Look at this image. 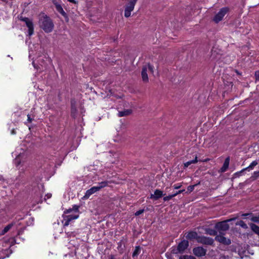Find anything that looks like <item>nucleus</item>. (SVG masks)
I'll return each instance as SVG.
<instances>
[{"label": "nucleus", "instance_id": "nucleus-31", "mask_svg": "<svg viewBox=\"0 0 259 259\" xmlns=\"http://www.w3.org/2000/svg\"><path fill=\"white\" fill-rule=\"evenodd\" d=\"M20 20L24 22H25V24L28 22V21L30 20V19L27 17H21L20 18Z\"/></svg>", "mask_w": 259, "mask_h": 259}, {"label": "nucleus", "instance_id": "nucleus-37", "mask_svg": "<svg viewBox=\"0 0 259 259\" xmlns=\"http://www.w3.org/2000/svg\"><path fill=\"white\" fill-rule=\"evenodd\" d=\"M73 211V209L72 208H69L64 211V213L66 214L70 213Z\"/></svg>", "mask_w": 259, "mask_h": 259}, {"label": "nucleus", "instance_id": "nucleus-21", "mask_svg": "<svg viewBox=\"0 0 259 259\" xmlns=\"http://www.w3.org/2000/svg\"><path fill=\"white\" fill-rule=\"evenodd\" d=\"M249 226L251 230L259 237V227L253 223H250Z\"/></svg>", "mask_w": 259, "mask_h": 259}, {"label": "nucleus", "instance_id": "nucleus-7", "mask_svg": "<svg viewBox=\"0 0 259 259\" xmlns=\"http://www.w3.org/2000/svg\"><path fill=\"white\" fill-rule=\"evenodd\" d=\"M197 242L203 244L211 245L213 244L214 241L211 238L201 236L198 238Z\"/></svg>", "mask_w": 259, "mask_h": 259}, {"label": "nucleus", "instance_id": "nucleus-35", "mask_svg": "<svg viewBox=\"0 0 259 259\" xmlns=\"http://www.w3.org/2000/svg\"><path fill=\"white\" fill-rule=\"evenodd\" d=\"M182 187V185L180 184H175L173 187L175 189H178Z\"/></svg>", "mask_w": 259, "mask_h": 259}, {"label": "nucleus", "instance_id": "nucleus-40", "mask_svg": "<svg viewBox=\"0 0 259 259\" xmlns=\"http://www.w3.org/2000/svg\"><path fill=\"white\" fill-rule=\"evenodd\" d=\"M27 121L29 122H31L32 120V118H31L30 115L29 114H28L27 115Z\"/></svg>", "mask_w": 259, "mask_h": 259}, {"label": "nucleus", "instance_id": "nucleus-25", "mask_svg": "<svg viewBox=\"0 0 259 259\" xmlns=\"http://www.w3.org/2000/svg\"><path fill=\"white\" fill-rule=\"evenodd\" d=\"M237 226H240L242 228L246 229L248 228L247 225L243 221H240L236 223V224Z\"/></svg>", "mask_w": 259, "mask_h": 259}, {"label": "nucleus", "instance_id": "nucleus-24", "mask_svg": "<svg viewBox=\"0 0 259 259\" xmlns=\"http://www.w3.org/2000/svg\"><path fill=\"white\" fill-rule=\"evenodd\" d=\"M141 251V248L140 246H136L133 253V254H132V256L133 257H135V256H137L140 252Z\"/></svg>", "mask_w": 259, "mask_h": 259}, {"label": "nucleus", "instance_id": "nucleus-5", "mask_svg": "<svg viewBox=\"0 0 259 259\" xmlns=\"http://www.w3.org/2000/svg\"><path fill=\"white\" fill-rule=\"evenodd\" d=\"M234 220H235V219H229L219 222L215 225V228L219 231H227L229 229V225L228 224V222Z\"/></svg>", "mask_w": 259, "mask_h": 259}, {"label": "nucleus", "instance_id": "nucleus-3", "mask_svg": "<svg viewBox=\"0 0 259 259\" xmlns=\"http://www.w3.org/2000/svg\"><path fill=\"white\" fill-rule=\"evenodd\" d=\"M138 0H130L124 6V17L128 18L131 16V12L134 10Z\"/></svg>", "mask_w": 259, "mask_h": 259}, {"label": "nucleus", "instance_id": "nucleus-4", "mask_svg": "<svg viewBox=\"0 0 259 259\" xmlns=\"http://www.w3.org/2000/svg\"><path fill=\"white\" fill-rule=\"evenodd\" d=\"M189 246V242L187 240H183L180 242L176 248L171 250L173 254L182 253Z\"/></svg>", "mask_w": 259, "mask_h": 259}, {"label": "nucleus", "instance_id": "nucleus-32", "mask_svg": "<svg viewBox=\"0 0 259 259\" xmlns=\"http://www.w3.org/2000/svg\"><path fill=\"white\" fill-rule=\"evenodd\" d=\"M251 220L253 222L259 223V217H252Z\"/></svg>", "mask_w": 259, "mask_h": 259}, {"label": "nucleus", "instance_id": "nucleus-36", "mask_svg": "<svg viewBox=\"0 0 259 259\" xmlns=\"http://www.w3.org/2000/svg\"><path fill=\"white\" fill-rule=\"evenodd\" d=\"M185 191V189L179 190V191L176 192L175 194H174V195H175V197L177 195H178V194L183 193Z\"/></svg>", "mask_w": 259, "mask_h": 259}, {"label": "nucleus", "instance_id": "nucleus-46", "mask_svg": "<svg viewBox=\"0 0 259 259\" xmlns=\"http://www.w3.org/2000/svg\"><path fill=\"white\" fill-rule=\"evenodd\" d=\"M4 2H6L7 0H2Z\"/></svg>", "mask_w": 259, "mask_h": 259}, {"label": "nucleus", "instance_id": "nucleus-44", "mask_svg": "<svg viewBox=\"0 0 259 259\" xmlns=\"http://www.w3.org/2000/svg\"><path fill=\"white\" fill-rule=\"evenodd\" d=\"M4 179L2 176H0V180H3Z\"/></svg>", "mask_w": 259, "mask_h": 259}, {"label": "nucleus", "instance_id": "nucleus-16", "mask_svg": "<svg viewBox=\"0 0 259 259\" xmlns=\"http://www.w3.org/2000/svg\"><path fill=\"white\" fill-rule=\"evenodd\" d=\"M199 237V236H198L197 233L195 232H190L186 236L187 238L188 239L192 240L195 239L197 241Z\"/></svg>", "mask_w": 259, "mask_h": 259}, {"label": "nucleus", "instance_id": "nucleus-8", "mask_svg": "<svg viewBox=\"0 0 259 259\" xmlns=\"http://www.w3.org/2000/svg\"><path fill=\"white\" fill-rule=\"evenodd\" d=\"M79 217V214H70L63 216L64 220L65 221L64 225L67 226L70 222L74 220L77 219Z\"/></svg>", "mask_w": 259, "mask_h": 259}, {"label": "nucleus", "instance_id": "nucleus-45", "mask_svg": "<svg viewBox=\"0 0 259 259\" xmlns=\"http://www.w3.org/2000/svg\"><path fill=\"white\" fill-rule=\"evenodd\" d=\"M68 1H69V2H73V1H74V0H68Z\"/></svg>", "mask_w": 259, "mask_h": 259}, {"label": "nucleus", "instance_id": "nucleus-39", "mask_svg": "<svg viewBox=\"0 0 259 259\" xmlns=\"http://www.w3.org/2000/svg\"><path fill=\"white\" fill-rule=\"evenodd\" d=\"M256 79L259 80V70L256 71L255 73Z\"/></svg>", "mask_w": 259, "mask_h": 259}, {"label": "nucleus", "instance_id": "nucleus-15", "mask_svg": "<svg viewBox=\"0 0 259 259\" xmlns=\"http://www.w3.org/2000/svg\"><path fill=\"white\" fill-rule=\"evenodd\" d=\"M258 162L256 160L253 161L250 163V164L248 167L242 169L241 171H240L239 172L236 173V174H241L246 170H250L251 169H252L253 167L255 166H256Z\"/></svg>", "mask_w": 259, "mask_h": 259}, {"label": "nucleus", "instance_id": "nucleus-20", "mask_svg": "<svg viewBox=\"0 0 259 259\" xmlns=\"http://www.w3.org/2000/svg\"><path fill=\"white\" fill-rule=\"evenodd\" d=\"M198 161V160L197 156L195 155V157L193 160L188 161L184 163V168H186L188 167L190 164L196 163Z\"/></svg>", "mask_w": 259, "mask_h": 259}, {"label": "nucleus", "instance_id": "nucleus-33", "mask_svg": "<svg viewBox=\"0 0 259 259\" xmlns=\"http://www.w3.org/2000/svg\"><path fill=\"white\" fill-rule=\"evenodd\" d=\"M144 212V209H140L138 211H136L135 213V215L138 216L140 214H142Z\"/></svg>", "mask_w": 259, "mask_h": 259}, {"label": "nucleus", "instance_id": "nucleus-28", "mask_svg": "<svg viewBox=\"0 0 259 259\" xmlns=\"http://www.w3.org/2000/svg\"><path fill=\"white\" fill-rule=\"evenodd\" d=\"M174 197H175V195H174V194H173L169 195L168 196L164 197L163 199L164 201H168L169 200L171 199Z\"/></svg>", "mask_w": 259, "mask_h": 259}, {"label": "nucleus", "instance_id": "nucleus-1", "mask_svg": "<svg viewBox=\"0 0 259 259\" xmlns=\"http://www.w3.org/2000/svg\"><path fill=\"white\" fill-rule=\"evenodd\" d=\"M38 24L39 27L46 33L52 32L54 29V25L52 20L46 15L40 16Z\"/></svg>", "mask_w": 259, "mask_h": 259}, {"label": "nucleus", "instance_id": "nucleus-2", "mask_svg": "<svg viewBox=\"0 0 259 259\" xmlns=\"http://www.w3.org/2000/svg\"><path fill=\"white\" fill-rule=\"evenodd\" d=\"M154 72V67L150 64L144 65L142 69L141 76L142 80L145 83L149 82L148 73L153 74Z\"/></svg>", "mask_w": 259, "mask_h": 259}, {"label": "nucleus", "instance_id": "nucleus-6", "mask_svg": "<svg viewBox=\"0 0 259 259\" xmlns=\"http://www.w3.org/2000/svg\"><path fill=\"white\" fill-rule=\"evenodd\" d=\"M228 8L227 7H224L222 8L220 11L215 15L213 18V21L215 23H218L221 21L225 15L228 12Z\"/></svg>", "mask_w": 259, "mask_h": 259}, {"label": "nucleus", "instance_id": "nucleus-41", "mask_svg": "<svg viewBox=\"0 0 259 259\" xmlns=\"http://www.w3.org/2000/svg\"><path fill=\"white\" fill-rule=\"evenodd\" d=\"M253 175H254L255 177H259V171H254L253 172Z\"/></svg>", "mask_w": 259, "mask_h": 259}, {"label": "nucleus", "instance_id": "nucleus-30", "mask_svg": "<svg viewBox=\"0 0 259 259\" xmlns=\"http://www.w3.org/2000/svg\"><path fill=\"white\" fill-rule=\"evenodd\" d=\"M20 20L24 22H25V24L28 22V21L30 20V19L27 17H21L20 18Z\"/></svg>", "mask_w": 259, "mask_h": 259}, {"label": "nucleus", "instance_id": "nucleus-12", "mask_svg": "<svg viewBox=\"0 0 259 259\" xmlns=\"http://www.w3.org/2000/svg\"><path fill=\"white\" fill-rule=\"evenodd\" d=\"M77 112V107H76V102L74 99H72L71 100V115L73 117L75 118L76 116Z\"/></svg>", "mask_w": 259, "mask_h": 259}, {"label": "nucleus", "instance_id": "nucleus-18", "mask_svg": "<svg viewBox=\"0 0 259 259\" xmlns=\"http://www.w3.org/2000/svg\"><path fill=\"white\" fill-rule=\"evenodd\" d=\"M229 161H230V159L229 157H227L225 159V160L223 163V165L221 168V172H225L228 168L229 165Z\"/></svg>", "mask_w": 259, "mask_h": 259}, {"label": "nucleus", "instance_id": "nucleus-14", "mask_svg": "<svg viewBox=\"0 0 259 259\" xmlns=\"http://www.w3.org/2000/svg\"><path fill=\"white\" fill-rule=\"evenodd\" d=\"M26 25L28 28V34L29 36H31L34 32V26L32 20H30L26 24Z\"/></svg>", "mask_w": 259, "mask_h": 259}, {"label": "nucleus", "instance_id": "nucleus-26", "mask_svg": "<svg viewBox=\"0 0 259 259\" xmlns=\"http://www.w3.org/2000/svg\"><path fill=\"white\" fill-rule=\"evenodd\" d=\"M13 226V224L11 223L10 224H9L6 227H5V228L2 231V234H4L6 233H7L8 231L10 230V229Z\"/></svg>", "mask_w": 259, "mask_h": 259}, {"label": "nucleus", "instance_id": "nucleus-27", "mask_svg": "<svg viewBox=\"0 0 259 259\" xmlns=\"http://www.w3.org/2000/svg\"><path fill=\"white\" fill-rule=\"evenodd\" d=\"M79 206L77 205H73L72 209L73 211L75 212V214H79Z\"/></svg>", "mask_w": 259, "mask_h": 259}, {"label": "nucleus", "instance_id": "nucleus-29", "mask_svg": "<svg viewBox=\"0 0 259 259\" xmlns=\"http://www.w3.org/2000/svg\"><path fill=\"white\" fill-rule=\"evenodd\" d=\"M179 259H195V258L191 255H182L179 258Z\"/></svg>", "mask_w": 259, "mask_h": 259}, {"label": "nucleus", "instance_id": "nucleus-42", "mask_svg": "<svg viewBox=\"0 0 259 259\" xmlns=\"http://www.w3.org/2000/svg\"><path fill=\"white\" fill-rule=\"evenodd\" d=\"M249 214L248 213H243L242 214V216H247Z\"/></svg>", "mask_w": 259, "mask_h": 259}, {"label": "nucleus", "instance_id": "nucleus-17", "mask_svg": "<svg viewBox=\"0 0 259 259\" xmlns=\"http://www.w3.org/2000/svg\"><path fill=\"white\" fill-rule=\"evenodd\" d=\"M55 6H56V9L57 11L58 12H59L62 16H63L66 19H68L67 14L63 10L61 6L59 4H56Z\"/></svg>", "mask_w": 259, "mask_h": 259}, {"label": "nucleus", "instance_id": "nucleus-43", "mask_svg": "<svg viewBox=\"0 0 259 259\" xmlns=\"http://www.w3.org/2000/svg\"><path fill=\"white\" fill-rule=\"evenodd\" d=\"M110 259H115L113 255H111Z\"/></svg>", "mask_w": 259, "mask_h": 259}, {"label": "nucleus", "instance_id": "nucleus-13", "mask_svg": "<svg viewBox=\"0 0 259 259\" xmlns=\"http://www.w3.org/2000/svg\"><path fill=\"white\" fill-rule=\"evenodd\" d=\"M97 191H98V188H97L95 186L92 187L91 188H90V189L86 191L85 195L83 196V198H89L91 195L93 194L94 193Z\"/></svg>", "mask_w": 259, "mask_h": 259}, {"label": "nucleus", "instance_id": "nucleus-23", "mask_svg": "<svg viewBox=\"0 0 259 259\" xmlns=\"http://www.w3.org/2000/svg\"><path fill=\"white\" fill-rule=\"evenodd\" d=\"M108 181H103L100 183H99L98 185L95 186L97 188H98V191H99L100 189H101L107 186L108 184Z\"/></svg>", "mask_w": 259, "mask_h": 259}, {"label": "nucleus", "instance_id": "nucleus-9", "mask_svg": "<svg viewBox=\"0 0 259 259\" xmlns=\"http://www.w3.org/2000/svg\"><path fill=\"white\" fill-rule=\"evenodd\" d=\"M193 252L194 255L200 257L205 255L206 250L202 247H197L193 248Z\"/></svg>", "mask_w": 259, "mask_h": 259}, {"label": "nucleus", "instance_id": "nucleus-10", "mask_svg": "<svg viewBox=\"0 0 259 259\" xmlns=\"http://www.w3.org/2000/svg\"><path fill=\"white\" fill-rule=\"evenodd\" d=\"M215 240L221 243L224 245H230L231 243V241L229 239H227L222 235H217L215 237Z\"/></svg>", "mask_w": 259, "mask_h": 259}, {"label": "nucleus", "instance_id": "nucleus-22", "mask_svg": "<svg viewBox=\"0 0 259 259\" xmlns=\"http://www.w3.org/2000/svg\"><path fill=\"white\" fill-rule=\"evenodd\" d=\"M205 233L212 236H217V232L213 229L210 228H206L205 229Z\"/></svg>", "mask_w": 259, "mask_h": 259}, {"label": "nucleus", "instance_id": "nucleus-34", "mask_svg": "<svg viewBox=\"0 0 259 259\" xmlns=\"http://www.w3.org/2000/svg\"><path fill=\"white\" fill-rule=\"evenodd\" d=\"M15 164H16V165L17 166H18V165L20 164L21 162H20V159H19V157H17V158L15 159Z\"/></svg>", "mask_w": 259, "mask_h": 259}, {"label": "nucleus", "instance_id": "nucleus-19", "mask_svg": "<svg viewBox=\"0 0 259 259\" xmlns=\"http://www.w3.org/2000/svg\"><path fill=\"white\" fill-rule=\"evenodd\" d=\"M132 112V110L131 109H126L123 111H119L118 113V116L119 117H122L125 116H127L131 114Z\"/></svg>", "mask_w": 259, "mask_h": 259}, {"label": "nucleus", "instance_id": "nucleus-38", "mask_svg": "<svg viewBox=\"0 0 259 259\" xmlns=\"http://www.w3.org/2000/svg\"><path fill=\"white\" fill-rule=\"evenodd\" d=\"M195 186V185L189 186L188 187V190L190 192L192 191L194 189Z\"/></svg>", "mask_w": 259, "mask_h": 259}, {"label": "nucleus", "instance_id": "nucleus-11", "mask_svg": "<svg viewBox=\"0 0 259 259\" xmlns=\"http://www.w3.org/2000/svg\"><path fill=\"white\" fill-rule=\"evenodd\" d=\"M165 194H163V192L159 190V189H156L154 191L153 194H151L150 195V198L151 199H154V200H158V199L160 198L163 196H164Z\"/></svg>", "mask_w": 259, "mask_h": 259}]
</instances>
